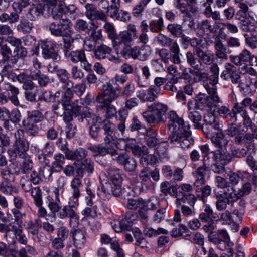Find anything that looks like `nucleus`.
<instances>
[{
    "label": "nucleus",
    "instance_id": "a19ab883",
    "mask_svg": "<svg viewBox=\"0 0 257 257\" xmlns=\"http://www.w3.org/2000/svg\"><path fill=\"white\" fill-rule=\"evenodd\" d=\"M146 202L142 198L137 199H130L127 200V207L130 210H136L145 207Z\"/></svg>",
    "mask_w": 257,
    "mask_h": 257
},
{
    "label": "nucleus",
    "instance_id": "c03bdc74",
    "mask_svg": "<svg viewBox=\"0 0 257 257\" xmlns=\"http://www.w3.org/2000/svg\"><path fill=\"white\" fill-rule=\"evenodd\" d=\"M244 133H242L241 135H238L237 137H235V141L238 144H247L248 143H251L253 141V137L250 133H246L244 135Z\"/></svg>",
    "mask_w": 257,
    "mask_h": 257
},
{
    "label": "nucleus",
    "instance_id": "cd10ccee",
    "mask_svg": "<svg viewBox=\"0 0 257 257\" xmlns=\"http://www.w3.org/2000/svg\"><path fill=\"white\" fill-rule=\"evenodd\" d=\"M208 170V167L204 164L197 168L196 170L197 179L194 182V185L196 187L205 184V176Z\"/></svg>",
    "mask_w": 257,
    "mask_h": 257
},
{
    "label": "nucleus",
    "instance_id": "1a4fd4ad",
    "mask_svg": "<svg viewBox=\"0 0 257 257\" xmlns=\"http://www.w3.org/2000/svg\"><path fill=\"white\" fill-rule=\"evenodd\" d=\"M148 109L142 114L145 121L149 124L159 122L161 121V103H154Z\"/></svg>",
    "mask_w": 257,
    "mask_h": 257
},
{
    "label": "nucleus",
    "instance_id": "a211bd4d",
    "mask_svg": "<svg viewBox=\"0 0 257 257\" xmlns=\"http://www.w3.org/2000/svg\"><path fill=\"white\" fill-rule=\"evenodd\" d=\"M88 155V151L83 148H79L75 150H70L66 158L68 160L82 162Z\"/></svg>",
    "mask_w": 257,
    "mask_h": 257
},
{
    "label": "nucleus",
    "instance_id": "aec40b11",
    "mask_svg": "<svg viewBox=\"0 0 257 257\" xmlns=\"http://www.w3.org/2000/svg\"><path fill=\"white\" fill-rule=\"evenodd\" d=\"M132 41V34L128 32L124 31L120 33L119 36L116 35V38L112 40L113 46L114 50L116 47L124 45L127 46L126 43L131 42Z\"/></svg>",
    "mask_w": 257,
    "mask_h": 257
},
{
    "label": "nucleus",
    "instance_id": "c756f323",
    "mask_svg": "<svg viewBox=\"0 0 257 257\" xmlns=\"http://www.w3.org/2000/svg\"><path fill=\"white\" fill-rule=\"evenodd\" d=\"M57 74L59 81L64 84L63 86L70 87L73 86L74 83L72 80L69 79L70 74L66 69H60Z\"/></svg>",
    "mask_w": 257,
    "mask_h": 257
},
{
    "label": "nucleus",
    "instance_id": "ddd939ff",
    "mask_svg": "<svg viewBox=\"0 0 257 257\" xmlns=\"http://www.w3.org/2000/svg\"><path fill=\"white\" fill-rule=\"evenodd\" d=\"M102 128L104 131V142L106 145L114 143L117 137L115 136L116 126L109 120H104Z\"/></svg>",
    "mask_w": 257,
    "mask_h": 257
},
{
    "label": "nucleus",
    "instance_id": "864d4df0",
    "mask_svg": "<svg viewBox=\"0 0 257 257\" xmlns=\"http://www.w3.org/2000/svg\"><path fill=\"white\" fill-rule=\"evenodd\" d=\"M131 149L133 155L138 157L147 155L148 153V148L145 146L135 145Z\"/></svg>",
    "mask_w": 257,
    "mask_h": 257
},
{
    "label": "nucleus",
    "instance_id": "0e129e2a",
    "mask_svg": "<svg viewBox=\"0 0 257 257\" xmlns=\"http://www.w3.org/2000/svg\"><path fill=\"white\" fill-rule=\"evenodd\" d=\"M104 31L107 33V36L110 39L112 40L116 38V31L113 25L110 23L107 22L103 26Z\"/></svg>",
    "mask_w": 257,
    "mask_h": 257
},
{
    "label": "nucleus",
    "instance_id": "6e6d98bb",
    "mask_svg": "<svg viewBox=\"0 0 257 257\" xmlns=\"http://www.w3.org/2000/svg\"><path fill=\"white\" fill-rule=\"evenodd\" d=\"M20 185L22 189L25 192H29L32 189V185L31 181L27 176L21 177L20 181Z\"/></svg>",
    "mask_w": 257,
    "mask_h": 257
},
{
    "label": "nucleus",
    "instance_id": "473e14b6",
    "mask_svg": "<svg viewBox=\"0 0 257 257\" xmlns=\"http://www.w3.org/2000/svg\"><path fill=\"white\" fill-rule=\"evenodd\" d=\"M33 28V23L26 19H22L17 26V30L24 34L30 33Z\"/></svg>",
    "mask_w": 257,
    "mask_h": 257
},
{
    "label": "nucleus",
    "instance_id": "680f3d73",
    "mask_svg": "<svg viewBox=\"0 0 257 257\" xmlns=\"http://www.w3.org/2000/svg\"><path fill=\"white\" fill-rule=\"evenodd\" d=\"M232 190V188H231ZM223 196L226 198V200L230 203L236 201L238 199L241 198L240 196L238 195V192L237 193L233 192V191L230 192L229 189H228V192L225 191L222 194Z\"/></svg>",
    "mask_w": 257,
    "mask_h": 257
},
{
    "label": "nucleus",
    "instance_id": "f8f14e48",
    "mask_svg": "<svg viewBox=\"0 0 257 257\" xmlns=\"http://www.w3.org/2000/svg\"><path fill=\"white\" fill-rule=\"evenodd\" d=\"M95 163L90 158H87L81 163L79 167L76 169L77 177L83 178L86 173L88 176H91L94 171Z\"/></svg>",
    "mask_w": 257,
    "mask_h": 257
},
{
    "label": "nucleus",
    "instance_id": "37998d69",
    "mask_svg": "<svg viewBox=\"0 0 257 257\" xmlns=\"http://www.w3.org/2000/svg\"><path fill=\"white\" fill-rule=\"evenodd\" d=\"M161 88L154 86H150L147 90V96L148 97L145 98L146 99L148 100V102H153L160 95Z\"/></svg>",
    "mask_w": 257,
    "mask_h": 257
},
{
    "label": "nucleus",
    "instance_id": "bf43d9fd",
    "mask_svg": "<svg viewBox=\"0 0 257 257\" xmlns=\"http://www.w3.org/2000/svg\"><path fill=\"white\" fill-rule=\"evenodd\" d=\"M121 95L126 98L132 96L135 90V86L134 83L130 82L126 84L123 88Z\"/></svg>",
    "mask_w": 257,
    "mask_h": 257
},
{
    "label": "nucleus",
    "instance_id": "603ef678",
    "mask_svg": "<svg viewBox=\"0 0 257 257\" xmlns=\"http://www.w3.org/2000/svg\"><path fill=\"white\" fill-rule=\"evenodd\" d=\"M136 239V245L141 248H149V243L143 237L142 233L139 231L136 232L135 235Z\"/></svg>",
    "mask_w": 257,
    "mask_h": 257
},
{
    "label": "nucleus",
    "instance_id": "f704fd0d",
    "mask_svg": "<svg viewBox=\"0 0 257 257\" xmlns=\"http://www.w3.org/2000/svg\"><path fill=\"white\" fill-rule=\"evenodd\" d=\"M31 195L34 199V202L37 207L42 205L43 200L41 190L39 187H35L31 190Z\"/></svg>",
    "mask_w": 257,
    "mask_h": 257
},
{
    "label": "nucleus",
    "instance_id": "69168bd1",
    "mask_svg": "<svg viewBox=\"0 0 257 257\" xmlns=\"http://www.w3.org/2000/svg\"><path fill=\"white\" fill-rule=\"evenodd\" d=\"M255 23V22H252L247 18L241 20L239 22L241 29L244 32L251 31V27L254 26Z\"/></svg>",
    "mask_w": 257,
    "mask_h": 257
},
{
    "label": "nucleus",
    "instance_id": "4c0bfd02",
    "mask_svg": "<svg viewBox=\"0 0 257 257\" xmlns=\"http://www.w3.org/2000/svg\"><path fill=\"white\" fill-rule=\"evenodd\" d=\"M162 193L165 195L175 196L177 197V189L169 182L165 181L162 183Z\"/></svg>",
    "mask_w": 257,
    "mask_h": 257
},
{
    "label": "nucleus",
    "instance_id": "2eb2a0df",
    "mask_svg": "<svg viewBox=\"0 0 257 257\" xmlns=\"http://www.w3.org/2000/svg\"><path fill=\"white\" fill-rule=\"evenodd\" d=\"M115 53L120 54L121 56L129 59L132 58L134 59H137V53H138V47L132 48L130 45L120 46L115 49Z\"/></svg>",
    "mask_w": 257,
    "mask_h": 257
},
{
    "label": "nucleus",
    "instance_id": "a878e982",
    "mask_svg": "<svg viewBox=\"0 0 257 257\" xmlns=\"http://www.w3.org/2000/svg\"><path fill=\"white\" fill-rule=\"evenodd\" d=\"M65 56L72 63L76 64L82 59L85 53L83 50H79L70 51L66 50L65 53Z\"/></svg>",
    "mask_w": 257,
    "mask_h": 257
},
{
    "label": "nucleus",
    "instance_id": "dca6fc26",
    "mask_svg": "<svg viewBox=\"0 0 257 257\" xmlns=\"http://www.w3.org/2000/svg\"><path fill=\"white\" fill-rule=\"evenodd\" d=\"M102 35L100 31L92 32L83 41L84 48L87 51H94L96 48L97 41L100 39Z\"/></svg>",
    "mask_w": 257,
    "mask_h": 257
},
{
    "label": "nucleus",
    "instance_id": "f3484780",
    "mask_svg": "<svg viewBox=\"0 0 257 257\" xmlns=\"http://www.w3.org/2000/svg\"><path fill=\"white\" fill-rule=\"evenodd\" d=\"M84 119H86L88 124H92L97 122L98 117L89 107H85L83 108L82 112L80 115L78 121L82 122Z\"/></svg>",
    "mask_w": 257,
    "mask_h": 257
},
{
    "label": "nucleus",
    "instance_id": "f257e3e1",
    "mask_svg": "<svg viewBox=\"0 0 257 257\" xmlns=\"http://www.w3.org/2000/svg\"><path fill=\"white\" fill-rule=\"evenodd\" d=\"M15 141L11 148L8 149V156L11 160L17 157L23 158L28 155L27 152L29 149V143L25 138L24 131L18 129L14 134Z\"/></svg>",
    "mask_w": 257,
    "mask_h": 257
},
{
    "label": "nucleus",
    "instance_id": "7ed1b4c3",
    "mask_svg": "<svg viewBox=\"0 0 257 257\" xmlns=\"http://www.w3.org/2000/svg\"><path fill=\"white\" fill-rule=\"evenodd\" d=\"M203 86L209 95L201 93L198 94L195 100L196 105L199 108L201 107V109L207 107L211 110L214 105L220 102L221 100L215 87L210 88V86L207 83H204Z\"/></svg>",
    "mask_w": 257,
    "mask_h": 257
},
{
    "label": "nucleus",
    "instance_id": "6ab92c4d",
    "mask_svg": "<svg viewBox=\"0 0 257 257\" xmlns=\"http://www.w3.org/2000/svg\"><path fill=\"white\" fill-rule=\"evenodd\" d=\"M73 237L74 245L78 248H82L86 242L85 235L80 229H73L70 232Z\"/></svg>",
    "mask_w": 257,
    "mask_h": 257
},
{
    "label": "nucleus",
    "instance_id": "13d9d810",
    "mask_svg": "<svg viewBox=\"0 0 257 257\" xmlns=\"http://www.w3.org/2000/svg\"><path fill=\"white\" fill-rule=\"evenodd\" d=\"M213 214V210L208 205H204V212L199 215V218L203 221H208Z\"/></svg>",
    "mask_w": 257,
    "mask_h": 257
},
{
    "label": "nucleus",
    "instance_id": "2f4dec72",
    "mask_svg": "<svg viewBox=\"0 0 257 257\" xmlns=\"http://www.w3.org/2000/svg\"><path fill=\"white\" fill-rule=\"evenodd\" d=\"M217 248L222 251L227 250L228 256H233L234 243L231 241L222 240L220 239L216 244Z\"/></svg>",
    "mask_w": 257,
    "mask_h": 257
},
{
    "label": "nucleus",
    "instance_id": "49530a36",
    "mask_svg": "<svg viewBox=\"0 0 257 257\" xmlns=\"http://www.w3.org/2000/svg\"><path fill=\"white\" fill-rule=\"evenodd\" d=\"M24 161L21 166V172L26 174L29 172L33 168V161L31 157L29 155L23 157Z\"/></svg>",
    "mask_w": 257,
    "mask_h": 257
},
{
    "label": "nucleus",
    "instance_id": "4be33fe9",
    "mask_svg": "<svg viewBox=\"0 0 257 257\" xmlns=\"http://www.w3.org/2000/svg\"><path fill=\"white\" fill-rule=\"evenodd\" d=\"M112 49L107 45L102 44L98 46L93 51L95 58L98 60L106 59L107 55L110 54Z\"/></svg>",
    "mask_w": 257,
    "mask_h": 257
},
{
    "label": "nucleus",
    "instance_id": "423d86ee",
    "mask_svg": "<svg viewBox=\"0 0 257 257\" xmlns=\"http://www.w3.org/2000/svg\"><path fill=\"white\" fill-rule=\"evenodd\" d=\"M168 127L172 133L171 135H178L184 133L190 130V125L185 122L182 117H179L175 112L171 111L169 114Z\"/></svg>",
    "mask_w": 257,
    "mask_h": 257
},
{
    "label": "nucleus",
    "instance_id": "774afa93",
    "mask_svg": "<svg viewBox=\"0 0 257 257\" xmlns=\"http://www.w3.org/2000/svg\"><path fill=\"white\" fill-rule=\"evenodd\" d=\"M190 237V239L191 242L202 246L204 244V236L199 232H196L188 235Z\"/></svg>",
    "mask_w": 257,
    "mask_h": 257
},
{
    "label": "nucleus",
    "instance_id": "4d7b16f0",
    "mask_svg": "<svg viewBox=\"0 0 257 257\" xmlns=\"http://www.w3.org/2000/svg\"><path fill=\"white\" fill-rule=\"evenodd\" d=\"M168 31L174 36H178L182 34V27L177 24H170L167 26Z\"/></svg>",
    "mask_w": 257,
    "mask_h": 257
},
{
    "label": "nucleus",
    "instance_id": "f03ea898",
    "mask_svg": "<svg viewBox=\"0 0 257 257\" xmlns=\"http://www.w3.org/2000/svg\"><path fill=\"white\" fill-rule=\"evenodd\" d=\"M211 141L214 145L218 148L214 152V158L216 161H230V156L227 153L226 147L228 145V140L225 138L224 134L222 131L215 132V135L211 137Z\"/></svg>",
    "mask_w": 257,
    "mask_h": 257
},
{
    "label": "nucleus",
    "instance_id": "39448f33",
    "mask_svg": "<svg viewBox=\"0 0 257 257\" xmlns=\"http://www.w3.org/2000/svg\"><path fill=\"white\" fill-rule=\"evenodd\" d=\"M79 202L69 200L68 204L63 206L57 214L58 217L61 219L69 218V224L73 227L76 226L79 222V216L76 213Z\"/></svg>",
    "mask_w": 257,
    "mask_h": 257
},
{
    "label": "nucleus",
    "instance_id": "393cba45",
    "mask_svg": "<svg viewBox=\"0 0 257 257\" xmlns=\"http://www.w3.org/2000/svg\"><path fill=\"white\" fill-rule=\"evenodd\" d=\"M73 86L70 87L63 86V89H65V91L62 97L61 103L63 109H68L70 106L71 100L73 97V92L71 89Z\"/></svg>",
    "mask_w": 257,
    "mask_h": 257
},
{
    "label": "nucleus",
    "instance_id": "3c124183",
    "mask_svg": "<svg viewBox=\"0 0 257 257\" xmlns=\"http://www.w3.org/2000/svg\"><path fill=\"white\" fill-rule=\"evenodd\" d=\"M70 74L73 80H80L84 77V73L77 65H73L70 70Z\"/></svg>",
    "mask_w": 257,
    "mask_h": 257
},
{
    "label": "nucleus",
    "instance_id": "79ce46f5",
    "mask_svg": "<svg viewBox=\"0 0 257 257\" xmlns=\"http://www.w3.org/2000/svg\"><path fill=\"white\" fill-rule=\"evenodd\" d=\"M137 59L141 61L146 60L151 54V48L148 45H144L141 47H138Z\"/></svg>",
    "mask_w": 257,
    "mask_h": 257
},
{
    "label": "nucleus",
    "instance_id": "c9c22d12",
    "mask_svg": "<svg viewBox=\"0 0 257 257\" xmlns=\"http://www.w3.org/2000/svg\"><path fill=\"white\" fill-rule=\"evenodd\" d=\"M232 120L233 122L237 121V115L240 114L241 117L247 114V111L244 109V107L241 104H236L232 109Z\"/></svg>",
    "mask_w": 257,
    "mask_h": 257
},
{
    "label": "nucleus",
    "instance_id": "bb28decb",
    "mask_svg": "<svg viewBox=\"0 0 257 257\" xmlns=\"http://www.w3.org/2000/svg\"><path fill=\"white\" fill-rule=\"evenodd\" d=\"M65 156L60 153H58L54 155V161L52 163V167L54 172H60L63 169V165L65 163Z\"/></svg>",
    "mask_w": 257,
    "mask_h": 257
},
{
    "label": "nucleus",
    "instance_id": "b1692460",
    "mask_svg": "<svg viewBox=\"0 0 257 257\" xmlns=\"http://www.w3.org/2000/svg\"><path fill=\"white\" fill-rule=\"evenodd\" d=\"M22 126L27 135L29 136L35 137L39 133V127L34 123H32L28 120L24 119L22 122Z\"/></svg>",
    "mask_w": 257,
    "mask_h": 257
},
{
    "label": "nucleus",
    "instance_id": "5fc2aeb1",
    "mask_svg": "<svg viewBox=\"0 0 257 257\" xmlns=\"http://www.w3.org/2000/svg\"><path fill=\"white\" fill-rule=\"evenodd\" d=\"M56 145L64 153L66 158L67 154L71 150L68 148L67 141L65 139L60 138L56 141Z\"/></svg>",
    "mask_w": 257,
    "mask_h": 257
},
{
    "label": "nucleus",
    "instance_id": "7c9ffc66",
    "mask_svg": "<svg viewBox=\"0 0 257 257\" xmlns=\"http://www.w3.org/2000/svg\"><path fill=\"white\" fill-rule=\"evenodd\" d=\"M194 2H191L190 0H179L176 4V8L182 12V13L187 14L189 11L193 12L195 9H193Z\"/></svg>",
    "mask_w": 257,
    "mask_h": 257
},
{
    "label": "nucleus",
    "instance_id": "8fccbe9b",
    "mask_svg": "<svg viewBox=\"0 0 257 257\" xmlns=\"http://www.w3.org/2000/svg\"><path fill=\"white\" fill-rule=\"evenodd\" d=\"M226 131L228 135L237 137L238 135H241L242 133L246 132L247 131L242 128L241 126L238 127L236 124L232 123L229 125Z\"/></svg>",
    "mask_w": 257,
    "mask_h": 257
},
{
    "label": "nucleus",
    "instance_id": "72a5a7b5",
    "mask_svg": "<svg viewBox=\"0 0 257 257\" xmlns=\"http://www.w3.org/2000/svg\"><path fill=\"white\" fill-rule=\"evenodd\" d=\"M64 4H59L58 7L53 6L52 9V16L53 19L60 20L66 14Z\"/></svg>",
    "mask_w": 257,
    "mask_h": 257
},
{
    "label": "nucleus",
    "instance_id": "0eeeda50",
    "mask_svg": "<svg viewBox=\"0 0 257 257\" xmlns=\"http://www.w3.org/2000/svg\"><path fill=\"white\" fill-rule=\"evenodd\" d=\"M71 23L68 19H61L59 22L50 23L49 29L52 35L57 37H67L70 32Z\"/></svg>",
    "mask_w": 257,
    "mask_h": 257
},
{
    "label": "nucleus",
    "instance_id": "412c9836",
    "mask_svg": "<svg viewBox=\"0 0 257 257\" xmlns=\"http://www.w3.org/2000/svg\"><path fill=\"white\" fill-rule=\"evenodd\" d=\"M16 79L19 83L23 84V88L26 90H32L35 87V84L30 75L25 73H21L17 75Z\"/></svg>",
    "mask_w": 257,
    "mask_h": 257
},
{
    "label": "nucleus",
    "instance_id": "e2e57ef3",
    "mask_svg": "<svg viewBox=\"0 0 257 257\" xmlns=\"http://www.w3.org/2000/svg\"><path fill=\"white\" fill-rule=\"evenodd\" d=\"M0 191L5 195H11L14 192H17L15 189L11 184L8 183L3 182L0 186Z\"/></svg>",
    "mask_w": 257,
    "mask_h": 257
},
{
    "label": "nucleus",
    "instance_id": "9d476101",
    "mask_svg": "<svg viewBox=\"0 0 257 257\" xmlns=\"http://www.w3.org/2000/svg\"><path fill=\"white\" fill-rule=\"evenodd\" d=\"M169 139L171 143H180L181 147L183 149L188 148L194 144V139L191 136L190 130L184 133L170 135Z\"/></svg>",
    "mask_w": 257,
    "mask_h": 257
},
{
    "label": "nucleus",
    "instance_id": "a18cd8bd",
    "mask_svg": "<svg viewBox=\"0 0 257 257\" xmlns=\"http://www.w3.org/2000/svg\"><path fill=\"white\" fill-rule=\"evenodd\" d=\"M43 10L41 5L33 7L29 9L27 17L31 21L35 20L42 14Z\"/></svg>",
    "mask_w": 257,
    "mask_h": 257
},
{
    "label": "nucleus",
    "instance_id": "09e8293b",
    "mask_svg": "<svg viewBox=\"0 0 257 257\" xmlns=\"http://www.w3.org/2000/svg\"><path fill=\"white\" fill-rule=\"evenodd\" d=\"M188 117L194 123L195 128L200 129L201 128L202 126L199 122L201 120V116L197 111H190Z\"/></svg>",
    "mask_w": 257,
    "mask_h": 257
},
{
    "label": "nucleus",
    "instance_id": "ea45409f",
    "mask_svg": "<svg viewBox=\"0 0 257 257\" xmlns=\"http://www.w3.org/2000/svg\"><path fill=\"white\" fill-rule=\"evenodd\" d=\"M110 179L114 185L121 186L122 181L121 171L119 169L111 170L109 173Z\"/></svg>",
    "mask_w": 257,
    "mask_h": 257
},
{
    "label": "nucleus",
    "instance_id": "de8ad7c7",
    "mask_svg": "<svg viewBox=\"0 0 257 257\" xmlns=\"http://www.w3.org/2000/svg\"><path fill=\"white\" fill-rule=\"evenodd\" d=\"M216 198L215 205L216 209L218 211L225 210L227 208V205L230 204L222 194L217 195Z\"/></svg>",
    "mask_w": 257,
    "mask_h": 257
},
{
    "label": "nucleus",
    "instance_id": "4468645a",
    "mask_svg": "<svg viewBox=\"0 0 257 257\" xmlns=\"http://www.w3.org/2000/svg\"><path fill=\"white\" fill-rule=\"evenodd\" d=\"M42 227L41 220L37 218L34 220H29L26 222V229L29 233L33 235H36L39 242L42 241L41 239V234H39V230Z\"/></svg>",
    "mask_w": 257,
    "mask_h": 257
},
{
    "label": "nucleus",
    "instance_id": "9b49d317",
    "mask_svg": "<svg viewBox=\"0 0 257 257\" xmlns=\"http://www.w3.org/2000/svg\"><path fill=\"white\" fill-rule=\"evenodd\" d=\"M10 230L11 233L8 237V240L7 241L12 243L14 241L15 238L18 237V241L20 244L24 245L27 244V238L25 234L22 233L21 225L11 223Z\"/></svg>",
    "mask_w": 257,
    "mask_h": 257
},
{
    "label": "nucleus",
    "instance_id": "338daca9",
    "mask_svg": "<svg viewBox=\"0 0 257 257\" xmlns=\"http://www.w3.org/2000/svg\"><path fill=\"white\" fill-rule=\"evenodd\" d=\"M252 83V80L250 77L244 76L240 79L238 84L241 90H248Z\"/></svg>",
    "mask_w": 257,
    "mask_h": 257
},
{
    "label": "nucleus",
    "instance_id": "c85d7f7f",
    "mask_svg": "<svg viewBox=\"0 0 257 257\" xmlns=\"http://www.w3.org/2000/svg\"><path fill=\"white\" fill-rule=\"evenodd\" d=\"M182 194V197L180 198L178 195L176 200V205L177 206L181 205L182 203L187 202L190 206H193L196 202V198L194 195L191 194H186L183 193V192H180L179 194Z\"/></svg>",
    "mask_w": 257,
    "mask_h": 257
},
{
    "label": "nucleus",
    "instance_id": "e433bc0d",
    "mask_svg": "<svg viewBox=\"0 0 257 257\" xmlns=\"http://www.w3.org/2000/svg\"><path fill=\"white\" fill-rule=\"evenodd\" d=\"M99 144L98 155L104 156L106 154H110L111 156H114L117 154V151L113 148H111V144L110 145Z\"/></svg>",
    "mask_w": 257,
    "mask_h": 257
},
{
    "label": "nucleus",
    "instance_id": "5701e85b",
    "mask_svg": "<svg viewBox=\"0 0 257 257\" xmlns=\"http://www.w3.org/2000/svg\"><path fill=\"white\" fill-rule=\"evenodd\" d=\"M214 48L215 50V55L217 58L223 60H227L228 56L227 54L228 53H229L230 52L227 51L228 49L226 46L220 40L215 41Z\"/></svg>",
    "mask_w": 257,
    "mask_h": 257
},
{
    "label": "nucleus",
    "instance_id": "6e6552de",
    "mask_svg": "<svg viewBox=\"0 0 257 257\" xmlns=\"http://www.w3.org/2000/svg\"><path fill=\"white\" fill-rule=\"evenodd\" d=\"M40 46L42 50V55L44 58H51L55 61L60 60L58 54L54 51L56 44L54 41L49 39L41 40L40 42Z\"/></svg>",
    "mask_w": 257,
    "mask_h": 257
},
{
    "label": "nucleus",
    "instance_id": "58836bf2",
    "mask_svg": "<svg viewBox=\"0 0 257 257\" xmlns=\"http://www.w3.org/2000/svg\"><path fill=\"white\" fill-rule=\"evenodd\" d=\"M28 118L34 123L41 122L44 119L43 113L39 110H33L27 111Z\"/></svg>",
    "mask_w": 257,
    "mask_h": 257
},
{
    "label": "nucleus",
    "instance_id": "052dcab7",
    "mask_svg": "<svg viewBox=\"0 0 257 257\" xmlns=\"http://www.w3.org/2000/svg\"><path fill=\"white\" fill-rule=\"evenodd\" d=\"M81 213V214L84 216V217L95 218L97 216V206H94L91 208L87 206L84 208Z\"/></svg>",
    "mask_w": 257,
    "mask_h": 257
},
{
    "label": "nucleus",
    "instance_id": "20e7f679",
    "mask_svg": "<svg viewBox=\"0 0 257 257\" xmlns=\"http://www.w3.org/2000/svg\"><path fill=\"white\" fill-rule=\"evenodd\" d=\"M120 89L119 86L114 88L110 82H106L102 85V93L98 95L96 101L103 105L110 104L119 97Z\"/></svg>",
    "mask_w": 257,
    "mask_h": 257
}]
</instances>
